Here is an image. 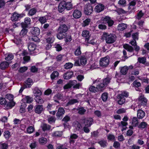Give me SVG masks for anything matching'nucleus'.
<instances>
[{"label": "nucleus", "mask_w": 149, "mask_h": 149, "mask_svg": "<svg viewBox=\"0 0 149 149\" xmlns=\"http://www.w3.org/2000/svg\"><path fill=\"white\" fill-rule=\"evenodd\" d=\"M128 67L127 66H125L120 68V72L123 75H125L128 70Z\"/></svg>", "instance_id": "27"}, {"label": "nucleus", "mask_w": 149, "mask_h": 149, "mask_svg": "<svg viewBox=\"0 0 149 149\" xmlns=\"http://www.w3.org/2000/svg\"><path fill=\"white\" fill-rule=\"evenodd\" d=\"M148 125L145 122H142L141 123L138 125L139 128L144 129Z\"/></svg>", "instance_id": "46"}, {"label": "nucleus", "mask_w": 149, "mask_h": 149, "mask_svg": "<svg viewBox=\"0 0 149 149\" xmlns=\"http://www.w3.org/2000/svg\"><path fill=\"white\" fill-rule=\"evenodd\" d=\"M103 37L105 38L106 42L109 44L114 43L115 40V36L113 34H109L104 33L103 34Z\"/></svg>", "instance_id": "2"}, {"label": "nucleus", "mask_w": 149, "mask_h": 149, "mask_svg": "<svg viewBox=\"0 0 149 149\" xmlns=\"http://www.w3.org/2000/svg\"><path fill=\"white\" fill-rule=\"evenodd\" d=\"M74 127L77 130H79L81 128V124L77 121H75L73 123Z\"/></svg>", "instance_id": "36"}, {"label": "nucleus", "mask_w": 149, "mask_h": 149, "mask_svg": "<svg viewBox=\"0 0 149 149\" xmlns=\"http://www.w3.org/2000/svg\"><path fill=\"white\" fill-rule=\"evenodd\" d=\"M59 75V73L57 71H54L51 74L50 77L52 79H54L57 77Z\"/></svg>", "instance_id": "38"}, {"label": "nucleus", "mask_w": 149, "mask_h": 149, "mask_svg": "<svg viewBox=\"0 0 149 149\" xmlns=\"http://www.w3.org/2000/svg\"><path fill=\"white\" fill-rule=\"evenodd\" d=\"M31 20L29 17H26L25 18L24 23H22L21 25L23 28H26L27 27L28 25L30 23Z\"/></svg>", "instance_id": "19"}, {"label": "nucleus", "mask_w": 149, "mask_h": 149, "mask_svg": "<svg viewBox=\"0 0 149 149\" xmlns=\"http://www.w3.org/2000/svg\"><path fill=\"white\" fill-rule=\"evenodd\" d=\"M31 32L33 35L36 36H38L40 33V29L37 27L32 28Z\"/></svg>", "instance_id": "15"}, {"label": "nucleus", "mask_w": 149, "mask_h": 149, "mask_svg": "<svg viewBox=\"0 0 149 149\" xmlns=\"http://www.w3.org/2000/svg\"><path fill=\"white\" fill-rule=\"evenodd\" d=\"M37 11V9L35 8H33L29 11L28 14L29 16H32L36 13Z\"/></svg>", "instance_id": "37"}, {"label": "nucleus", "mask_w": 149, "mask_h": 149, "mask_svg": "<svg viewBox=\"0 0 149 149\" xmlns=\"http://www.w3.org/2000/svg\"><path fill=\"white\" fill-rule=\"evenodd\" d=\"M9 65V63L7 61H3L0 64V68L2 70H4L8 68Z\"/></svg>", "instance_id": "28"}, {"label": "nucleus", "mask_w": 149, "mask_h": 149, "mask_svg": "<svg viewBox=\"0 0 149 149\" xmlns=\"http://www.w3.org/2000/svg\"><path fill=\"white\" fill-rule=\"evenodd\" d=\"M73 64L71 63H66L64 65V68L66 69H68L72 68L73 66Z\"/></svg>", "instance_id": "47"}, {"label": "nucleus", "mask_w": 149, "mask_h": 149, "mask_svg": "<svg viewBox=\"0 0 149 149\" xmlns=\"http://www.w3.org/2000/svg\"><path fill=\"white\" fill-rule=\"evenodd\" d=\"M39 142L40 144L43 145L47 142V140L46 138L42 137L39 139Z\"/></svg>", "instance_id": "40"}, {"label": "nucleus", "mask_w": 149, "mask_h": 149, "mask_svg": "<svg viewBox=\"0 0 149 149\" xmlns=\"http://www.w3.org/2000/svg\"><path fill=\"white\" fill-rule=\"evenodd\" d=\"M145 112L141 109H139L137 111V117L139 119H142L145 116Z\"/></svg>", "instance_id": "21"}, {"label": "nucleus", "mask_w": 149, "mask_h": 149, "mask_svg": "<svg viewBox=\"0 0 149 149\" xmlns=\"http://www.w3.org/2000/svg\"><path fill=\"white\" fill-rule=\"evenodd\" d=\"M27 29L25 28H23L20 33V35L22 37H23L25 36L27 32Z\"/></svg>", "instance_id": "50"}, {"label": "nucleus", "mask_w": 149, "mask_h": 149, "mask_svg": "<svg viewBox=\"0 0 149 149\" xmlns=\"http://www.w3.org/2000/svg\"><path fill=\"white\" fill-rule=\"evenodd\" d=\"M81 48L80 46L78 47L77 49L74 52V54L76 56H78L80 55L81 53L80 50Z\"/></svg>", "instance_id": "59"}, {"label": "nucleus", "mask_w": 149, "mask_h": 149, "mask_svg": "<svg viewBox=\"0 0 149 149\" xmlns=\"http://www.w3.org/2000/svg\"><path fill=\"white\" fill-rule=\"evenodd\" d=\"M138 118L136 117H133L132 119V125L135 127L138 125Z\"/></svg>", "instance_id": "35"}, {"label": "nucleus", "mask_w": 149, "mask_h": 149, "mask_svg": "<svg viewBox=\"0 0 149 149\" xmlns=\"http://www.w3.org/2000/svg\"><path fill=\"white\" fill-rule=\"evenodd\" d=\"M65 3V1H62L59 3L58 6V10L60 12H62L66 8Z\"/></svg>", "instance_id": "20"}, {"label": "nucleus", "mask_w": 149, "mask_h": 149, "mask_svg": "<svg viewBox=\"0 0 149 149\" xmlns=\"http://www.w3.org/2000/svg\"><path fill=\"white\" fill-rule=\"evenodd\" d=\"M93 8L90 4L86 5L85 6L84 8V13L86 15H90L92 12Z\"/></svg>", "instance_id": "7"}, {"label": "nucleus", "mask_w": 149, "mask_h": 149, "mask_svg": "<svg viewBox=\"0 0 149 149\" xmlns=\"http://www.w3.org/2000/svg\"><path fill=\"white\" fill-rule=\"evenodd\" d=\"M5 98L10 101H12L13 99V96L11 94H7L6 95Z\"/></svg>", "instance_id": "58"}, {"label": "nucleus", "mask_w": 149, "mask_h": 149, "mask_svg": "<svg viewBox=\"0 0 149 149\" xmlns=\"http://www.w3.org/2000/svg\"><path fill=\"white\" fill-rule=\"evenodd\" d=\"M77 83V81L75 80L70 81L69 83L65 84L63 86V88L64 89H67L70 88L72 86Z\"/></svg>", "instance_id": "14"}, {"label": "nucleus", "mask_w": 149, "mask_h": 149, "mask_svg": "<svg viewBox=\"0 0 149 149\" xmlns=\"http://www.w3.org/2000/svg\"><path fill=\"white\" fill-rule=\"evenodd\" d=\"M78 101L76 99H71L69 100L67 103V105H72L74 104L78 103Z\"/></svg>", "instance_id": "48"}, {"label": "nucleus", "mask_w": 149, "mask_h": 149, "mask_svg": "<svg viewBox=\"0 0 149 149\" xmlns=\"http://www.w3.org/2000/svg\"><path fill=\"white\" fill-rule=\"evenodd\" d=\"M34 95L35 97L40 96L42 95L41 91L38 88H35L33 91Z\"/></svg>", "instance_id": "29"}, {"label": "nucleus", "mask_w": 149, "mask_h": 149, "mask_svg": "<svg viewBox=\"0 0 149 149\" xmlns=\"http://www.w3.org/2000/svg\"><path fill=\"white\" fill-rule=\"evenodd\" d=\"M38 20L40 23L43 24L46 22L47 19L45 16L38 17Z\"/></svg>", "instance_id": "43"}, {"label": "nucleus", "mask_w": 149, "mask_h": 149, "mask_svg": "<svg viewBox=\"0 0 149 149\" xmlns=\"http://www.w3.org/2000/svg\"><path fill=\"white\" fill-rule=\"evenodd\" d=\"M91 22V19H87L83 22L82 23V26L85 27L88 26Z\"/></svg>", "instance_id": "51"}, {"label": "nucleus", "mask_w": 149, "mask_h": 149, "mask_svg": "<svg viewBox=\"0 0 149 149\" xmlns=\"http://www.w3.org/2000/svg\"><path fill=\"white\" fill-rule=\"evenodd\" d=\"M82 15L81 12L80 10L75 9L73 12L72 15L75 19H79L80 18Z\"/></svg>", "instance_id": "12"}, {"label": "nucleus", "mask_w": 149, "mask_h": 149, "mask_svg": "<svg viewBox=\"0 0 149 149\" xmlns=\"http://www.w3.org/2000/svg\"><path fill=\"white\" fill-rule=\"evenodd\" d=\"M15 104V102L13 101L7 102L6 103L4 106L5 109H8L12 108Z\"/></svg>", "instance_id": "13"}, {"label": "nucleus", "mask_w": 149, "mask_h": 149, "mask_svg": "<svg viewBox=\"0 0 149 149\" xmlns=\"http://www.w3.org/2000/svg\"><path fill=\"white\" fill-rule=\"evenodd\" d=\"M108 97V93H103L101 96V98L104 102H105L107 101Z\"/></svg>", "instance_id": "44"}, {"label": "nucleus", "mask_w": 149, "mask_h": 149, "mask_svg": "<svg viewBox=\"0 0 149 149\" xmlns=\"http://www.w3.org/2000/svg\"><path fill=\"white\" fill-rule=\"evenodd\" d=\"M107 139L109 141H114L115 139V136L114 135L109 134L107 136Z\"/></svg>", "instance_id": "56"}, {"label": "nucleus", "mask_w": 149, "mask_h": 149, "mask_svg": "<svg viewBox=\"0 0 149 149\" xmlns=\"http://www.w3.org/2000/svg\"><path fill=\"white\" fill-rule=\"evenodd\" d=\"M98 143L100 144L101 147L102 148H106L108 145V143L106 140H102L99 141Z\"/></svg>", "instance_id": "26"}, {"label": "nucleus", "mask_w": 149, "mask_h": 149, "mask_svg": "<svg viewBox=\"0 0 149 149\" xmlns=\"http://www.w3.org/2000/svg\"><path fill=\"white\" fill-rule=\"evenodd\" d=\"M83 121L85 126L90 127L92 124L93 120L91 118H84Z\"/></svg>", "instance_id": "9"}, {"label": "nucleus", "mask_w": 149, "mask_h": 149, "mask_svg": "<svg viewBox=\"0 0 149 149\" xmlns=\"http://www.w3.org/2000/svg\"><path fill=\"white\" fill-rule=\"evenodd\" d=\"M118 4L122 6H125L126 5V0H119Z\"/></svg>", "instance_id": "54"}, {"label": "nucleus", "mask_w": 149, "mask_h": 149, "mask_svg": "<svg viewBox=\"0 0 149 149\" xmlns=\"http://www.w3.org/2000/svg\"><path fill=\"white\" fill-rule=\"evenodd\" d=\"M62 95L60 94H58L55 95V96L54 97V100L55 101L57 102H58L57 100H56V99L60 100L62 98Z\"/></svg>", "instance_id": "60"}, {"label": "nucleus", "mask_w": 149, "mask_h": 149, "mask_svg": "<svg viewBox=\"0 0 149 149\" xmlns=\"http://www.w3.org/2000/svg\"><path fill=\"white\" fill-rule=\"evenodd\" d=\"M128 124L127 122L124 121H121L120 123H118V126L119 127H123L124 126H127Z\"/></svg>", "instance_id": "61"}, {"label": "nucleus", "mask_w": 149, "mask_h": 149, "mask_svg": "<svg viewBox=\"0 0 149 149\" xmlns=\"http://www.w3.org/2000/svg\"><path fill=\"white\" fill-rule=\"evenodd\" d=\"M35 130L34 126H30L26 129V132L28 133L31 134L33 133Z\"/></svg>", "instance_id": "42"}, {"label": "nucleus", "mask_w": 149, "mask_h": 149, "mask_svg": "<svg viewBox=\"0 0 149 149\" xmlns=\"http://www.w3.org/2000/svg\"><path fill=\"white\" fill-rule=\"evenodd\" d=\"M100 79H97L93 81V84L97 83L98 84L96 86V88L97 92L102 91L106 87L102 83L99 84L100 82Z\"/></svg>", "instance_id": "4"}, {"label": "nucleus", "mask_w": 149, "mask_h": 149, "mask_svg": "<svg viewBox=\"0 0 149 149\" xmlns=\"http://www.w3.org/2000/svg\"><path fill=\"white\" fill-rule=\"evenodd\" d=\"M127 27V25L126 24L121 23L119 24L118 25V30L120 31H123Z\"/></svg>", "instance_id": "31"}, {"label": "nucleus", "mask_w": 149, "mask_h": 149, "mask_svg": "<svg viewBox=\"0 0 149 149\" xmlns=\"http://www.w3.org/2000/svg\"><path fill=\"white\" fill-rule=\"evenodd\" d=\"M123 47L127 51L130 52H133L134 51L133 47L127 44H125L123 45Z\"/></svg>", "instance_id": "22"}, {"label": "nucleus", "mask_w": 149, "mask_h": 149, "mask_svg": "<svg viewBox=\"0 0 149 149\" xmlns=\"http://www.w3.org/2000/svg\"><path fill=\"white\" fill-rule=\"evenodd\" d=\"M143 15L144 14L142 12V11L140 10L137 13V15L136 16V18L138 20H139Z\"/></svg>", "instance_id": "49"}, {"label": "nucleus", "mask_w": 149, "mask_h": 149, "mask_svg": "<svg viewBox=\"0 0 149 149\" xmlns=\"http://www.w3.org/2000/svg\"><path fill=\"white\" fill-rule=\"evenodd\" d=\"M73 74L72 71L68 72L64 74L63 77L65 79H68L72 77Z\"/></svg>", "instance_id": "23"}, {"label": "nucleus", "mask_w": 149, "mask_h": 149, "mask_svg": "<svg viewBox=\"0 0 149 149\" xmlns=\"http://www.w3.org/2000/svg\"><path fill=\"white\" fill-rule=\"evenodd\" d=\"M14 58L13 55L12 54H8L5 55V59L7 61H10L12 60Z\"/></svg>", "instance_id": "45"}, {"label": "nucleus", "mask_w": 149, "mask_h": 149, "mask_svg": "<svg viewBox=\"0 0 149 149\" xmlns=\"http://www.w3.org/2000/svg\"><path fill=\"white\" fill-rule=\"evenodd\" d=\"M33 81L32 79L28 78L25 81L24 85L26 87H30L33 84Z\"/></svg>", "instance_id": "30"}, {"label": "nucleus", "mask_w": 149, "mask_h": 149, "mask_svg": "<svg viewBox=\"0 0 149 149\" xmlns=\"http://www.w3.org/2000/svg\"><path fill=\"white\" fill-rule=\"evenodd\" d=\"M89 34V32L88 31L84 30L82 31V37L85 38V41L88 42L91 39Z\"/></svg>", "instance_id": "11"}, {"label": "nucleus", "mask_w": 149, "mask_h": 149, "mask_svg": "<svg viewBox=\"0 0 149 149\" xmlns=\"http://www.w3.org/2000/svg\"><path fill=\"white\" fill-rule=\"evenodd\" d=\"M129 96V93L126 91H123L117 95V98L118 103L120 105L123 104L125 101V97H127Z\"/></svg>", "instance_id": "1"}, {"label": "nucleus", "mask_w": 149, "mask_h": 149, "mask_svg": "<svg viewBox=\"0 0 149 149\" xmlns=\"http://www.w3.org/2000/svg\"><path fill=\"white\" fill-rule=\"evenodd\" d=\"M116 11L118 14H123L126 13H127V11H125L122 8H118L117 9Z\"/></svg>", "instance_id": "55"}, {"label": "nucleus", "mask_w": 149, "mask_h": 149, "mask_svg": "<svg viewBox=\"0 0 149 149\" xmlns=\"http://www.w3.org/2000/svg\"><path fill=\"white\" fill-rule=\"evenodd\" d=\"M23 16V15L22 14H19L16 13H14L11 17V20L14 22L16 21L19 19Z\"/></svg>", "instance_id": "10"}, {"label": "nucleus", "mask_w": 149, "mask_h": 149, "mask_svg": "<svg viewBox=\"0 0 149 149\" xmlns=\"http://www.w3.org/2000/svg\"><path fill=\"white\" fill-rule=\"evenodd\" d=\"M139 104L143 105H146L147 102V99L144 97L143 95L141 94L138 98Z\"/></svg>", "instance_id": "8"}, {"label": "nucleus", "mask_w": 149, "mask_h": 149, "mask_svg": "<svg viewBox=\"0 0 149 149\" xmlns=\"http://www.w3.org/2000/svg\"><path fill=\"white\" fill-rule=\"evenodd\" d=\"M41 127L44 131L49 130L51 128L50 126L46 124H43L41 125Z\"/></svg>", "instance_id": "41"}, {"label": "nucleus", "mask_w": 149, "mask_h": 149, "mask_svg": "<svg viewBox=\"0 0 149 149\" xmlns=\"http://www.w3.org/2000/svg\"><path fill=\"white\" fill-rule=\"evenodd\" d=\"M78 110V113L80 115H83L84 114L86 111V110L84 109L83 107L79 108L78 109H77Z\"/></svg>", "instance_id": "57"}, {"label": "nucleus", "mask_w": 149, "mask_h": 149, "mask_svg": "<svg viewBox=\"0 0 149 149\" xmlns=\"http://www.w3.org/2000/svg\"><path fill=\"white\" fill-rule=\"evenodd\" d=\"M66 9L68 10H70L73 8V5L71 2H66L65 1Z\"/></svg>", "instance_id": "33"}, {"label": "nucleus", "mask_w": 149, "mask_h": 149, "mask_svg": "<svg viewBox=\"0 0 149 149\" xmlns=\"http://www.w3.org/2000/svg\"><path fill=\"white\" fill-rule=\"evenodd\" d=\"M44 108L43 105H36L34 107L35 112L38 114L42 113L44 111Z\"/></svg>", "instance_id": "6"}, {"label": "nucleus", "mask_w": 149, "mask_h": 149, "mask_svg": "<svg viewBox=\"0 0 149 149\" xmlns=\"http://www.w3.org/2000/svg\"><path fill=\"white\" fill-rule=\"evenodd\" d=\"M65 111L63 107H60L58 109V111L56 114L57 117H60L62 116L65 113Z\"/></svg>", "instance_id": "18"}, {"label": "nucleus", "mask_w": 149, "mask_h": 149, "mask_svg": "<svg viewBox=\"0 0 149 149\" xmlns=\"http://www.w3.org/2000/svg\"><path fill=\"white\" fill-rule=\"evenodd\" d=\"M10 132L8 131H6L4 132V136L6 139L9 138L10 136Z\"/></svg>", "instance_id": "64"}, {"label": "nucleus", "mask_w": 149, "mask_h": 149, "mask_svg": "<svg viewBox=\"0 0 149 149\" xmlns=\"http://www.w3.org/2000/svg\"><path fill=\"white\" fill-rule=\"evenodd\" d=\"M109 57L107 56L101 59L100 61V66L103 67H105L109 64Z\"/></svg>", "instance_id": "3"}, {"label": "nucleus", "mask_w": 149, "mask_h": 149, "mask_svg": "<svg viewBox=\"0 0 149 149\" xmlns=\"http://www.w3.org/2000/svg\"><path fill=\"white\" fill-rule=\"evenodd\" d=\"M80 64L81 65H86L87 63V59L84 56H81L79 58Z\"/></svg>", "instance_id": "25"}, {"label": "nucleus", "mask_w": 149, "mask_h": 149, "mask_svg": "<svg viewBox=\"0 0 149 149\" xmlns=\"http://www.w3.org/2000/svg\"><path fill=\"white\" fill-rule=\"evenodd\" d=\"M111 79L110 77H107L103 81L102 84L106 87L110 82Z\"/></svg>", "instance_id": "39"}, {"label": "nucleus", "mask_w": 149, "mask_h": 149, "mask_svg": "<svg viewBox=\"0 0 149 149\" xmlns=\"http://www.w3.org/2000/svg\"><path fill=\"white\" fill-rule=\"evenodd\" d=\"M48 120L50 123H54L55 121V117L54 116H50L48 118Z\"/></svg>", "instance_id": "63"}, {"label": "nucleus", "mask_w": 149, "mask_h": 149, "mask_svg": "<svg viewBox=\"0 0 149 149\" xmlns=\"http://www.w3.org/2000/svg\"><path fill=\"white\" fill-rule=\"evenodd\" d=\"M104 7V5L102 4H99L96 6L95 8V10L97 12H100L103 10Z\"/></svg>", "instance_id": "24"}, {"label": "nucleus", "mask_w": 149, "mask_h": 149, "mask_svg": "<svg viewBox=\"0 0 149 149\" xmlns=\"http://www.w3.org/2000/svg\"><path fill=\"white\" fill-rule=\"evenodd\" d=\"M23 100L24 103H30L33 101V99L29 96H27L23 99Z\"/></svg>", "instance_id": "34"}, {"label": "nucleus", "mask_w": 149, "mask_h": 149, "mask_svg": "<svg viewBox=\"0 0 149 149\" xmlns=\"http://www.w3.org/2000/svg\"><path fill=\"white\" fill-rule=\"evenodd\" d=\"M138 61L142 64H144L146 61V58L145 57H139L138 59Z\"/></svg>", "instance_id": "52"}, {"label": "nucleus", "mask_w": 149, "mask_h": 149, "mask_svg": "<svg viewBox=\"0 0 149 149\" xmlns=\"http://www.w3.org/2000/svg\"><path fill=\"white\" fill-rule=\"evenodd\" d=\"M68 30V27L66 25L63 24L60 26L58 31L60 32L65 33Z\"/></svg>", "instance_id": "16"}, {"label": "nucleus", "mask_w": 149, "mask_h": 149, "mask_svg": "<svg viewBox=\"0 0 149 149\" xmlns=\"http://www.w3.org/2000/svg\"><path fill=\"white\" fill-rule=\"evenodd\" d=\"M28 49L31 54H32L35 52H37L36 46L33 43H31L28 45Z\"/></svg>", "instance_id": "5"}, {"label": "nucleus", "mask_w": 149, "mask_h": 149, "mask_svg": "<svg viewBox=\"0 0 149 149\" xmlns=\"http://www.w3.org/2000/svg\"><path fill=\"white\" fill-rule=\"evenodd\" d=\"M35 99L37 103L38 104H42L45 101L40 96L35 97Z\"/></svg>", "instance_id": "32"}, {"label": "nucleus", "mask_w": 149, "mask_h": 149, "mask_svg": "<svg viewBox=\"0 0 149 149\" xmlns=\"http://www.w3.org/2000/svg\"><path fill=\"white\" fill-rule=\"evenodd\" d=\"M103 21L105 23H108L109 26H112L114 23L113 21L111 18L107 16L105 17L103 19Z\"/></svg>", "instance_id": "17"}, {"label": "nucleus", "mask_w": 149, "mask_h": 149, "mask_svg": "<svg viewBox=\"0 0 149 149\" xmlns=\"http://www.w3.org/2000/svg\"><path fill=\"white\" fill-rule=\"evenodd\" d=\"M89 90L90 91L95 93L97 92L96 87H95L94 86H91L89 88Z\"/></svg>", "instance_id": "62"}, {"label": "nucleus", "mask_w": 149, "mask_h": 149, "mask_svg": "<svg viewBox=\"0 0 149 149\" xmlns=\"http://www.w3.org/2000/svg\"><path fill=\"white\" fill-rule=\"evenodd\" d=\"M8 148V144L6 143H0V149H7Z\"/></svg>", "instance_id": "53"}]
</instances>
